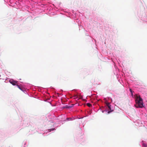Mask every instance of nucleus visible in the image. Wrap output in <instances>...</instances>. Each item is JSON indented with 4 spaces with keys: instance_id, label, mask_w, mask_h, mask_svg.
I'll use <instances>...</instances> for the list:
<instances>
[{
    "instance_id": "obj_1",
    "label": "nucleus",
    "mask_w": 147,
    "mask_h": 147,
    "mask_svg": "<svg viewBox=\"0 0 147 147\" xmlns=\"http://www.w3.org/2000/svg\"><path fill=\"white\" fill-rule=\"evenodd\" d=\"M143 104L142 99L140 96H137L136 98V104L135 105V107L137 108H142L143 107Z\"/></svg>"
},
{
    "instance_id": "obj_5",
    "label": "nucleus",
    "mask_w": 147,
    "mask_h": 147,
    "mask_svg": "<svg viewBox=\"0 0 147 147\" xmlns=\"http://www.w3.org/2000/svg\"><path fill=\"white\" fill-rule=\"evenodd\" d=\"M71 106H68L67 105L65 106V108H71Z\"/></svg>"
},
{
    "instance_id": "obj_2",
    "label": "nucleus",
    "mask_w": 147,
    "mask_h": 147,
    "mask_svg": "<svg viewBox=\"0 0 147 147\" xmlns=\"http://www.w3.org/2000/svg\"><path fill=\"white\" fill-rule=\"evenodd\" d=\"M9 82L13 85H16L17 84V82L12 80V81L10 80Z\"/></svg>"
},
{
    "instance_id": "obj_10",
    "label": "nucleus",
    "mask_w": 147,
    "mask_h": 147,
    "mask_svg": "<svg viewBox=\"0 0 147 147\" xmlns=\"http://www.w3.org/2000/svg\"><path fill=\"white\" fill-rule=\"evenodd\" d=\"M54 130V129H49V131H53Z\"/></svg>"
},
{
    "instance_id": "obj_3",
    "label": "nucleus",
    "mask_w": 147,
    "mask_h": 147,
    "mask_svg": "<svg viewBox=\"0 0 147 147\" xmlns=\"http://www.w3.org/2000/svg\"><path fill=\"white\" fill-rule=\"evenodd\" d=\"M105 103L107 106H108L110 105V103L107 102V101H105Z\"/></svg>"
},
{
    "instance_id": "obj_8",
    "label": "nucleus",
    "mask_w": 147,
    "mask_h": 147,
    "mask_svg": "<svg viewBox=\"0 0 147 147\" xmlns=\"http://www.w3.org/2000/svg\"><path fill=\"white\" fill-rule=\"evenodd\" d=\"M74 98L76 99L78 98V96L77 95H75L74 96Z\"/></svg>"
},
{
    "instance_id": "obj_12",
    "label": "nucleus",
    "mask_w": 147,
    "mask_h": 147,
    "mask_svg": "<svg viewBox=\"0 0 147 147\" xmlns=\"http://www.w3.org/2000/svg\"><path fill=\"white\" fill-rule=\"evenodd\" d=\"M130 92H132V90H131V89H130Z\"/></svg>"
},
{
    "instance_id": "obj_7",
    "label": "nucleus",
    "mask_w": 147,
    "mask_h": 147,
    "mask_svg": "<svg viewBox=\"0 0 147 147\" xmlns=\"http://www.w3.org/2000/svg\"><path fill=\"white\" fill-rule=\"evenodd\" d=\"M109 108V109L110 110H111V111H113V110H111V105H110L107 106Z\"/></svg>"
},
{
    "instance_id": "obj_11",
    "label": "nucleus",
    "mask_w": 147,
    "mask_h": 147,
    "mask_svg": "<svg viewBox=\"0 0 147 147\" xmlns=\"http://www.w3.org/2000/svg\"><path fill=\"white\" fill-rule=\"evenodd\" d=\"M144 146H146V147H147V145H146V144H145V145H144Z\"/></svg>"
},
{
    "instance_id": "obj_9",
    "label": "nucleus",
    "mask_w": 147,
    "mask_h": 147,
    "mask_svg": "<svg viewBox=\"0 0 147 147\" xmlns=\"http://www.w3.org/2000/svg\"><path fill=\"white\" fill-rule=\"evenodd\" d=\"M16 85L17 86H18V88H19L20 89V90H22V89H21V88L20 87V86L19 85H17H17Z\"/></svg>"
},
{
    "instance_id": "obj_13",
    "label": "nucleus",
    "mask_w": 147,
    "mask_h": 147,
    "mask_svg": "<svg viewBox=\"0 0 147 147\" xmlns=\"http://www.w3.org/2000/svg\"><path fill=\"white\" fill-rule=\"evenodd\" d=\"M110 112V111H109L108 112V113H109Z\"/></svg>"
},
{
    "instance_id": "obj_4",
    "label": "nucleus",
    "mask_w": 147,
    "mask_h": 147,
    "mask_svg": "<svg viewBox=\"0 0 147 147\" xmlns=\"http://www.w3.org/2000/svg\"><path fill=\"white\" fill-rule=\"evenodd\" d=\"M71 118H67L65 121H71Z\"/></svg>"
},
{
    "instance_id": "obj_6",
    "label": "nucleus",
    "mask_w": 147,
    "mask_h": 147,
    "mask_svg": "<svg viewBox=\"0 0 147 147\" xmlns=\"http://www.w3.org/2000/svg\"><path fill=\"white\" fill-rule=\"evenodd\" d=\"M87 105L89 107H90L92 106V105L89 103H87Z\"/></svg>"
}]
</instances>
